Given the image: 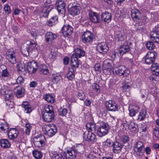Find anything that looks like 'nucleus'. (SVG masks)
<instances>
[{
	"instance_id": "nucleus-1",
	"label": "nucleus",
	"mask_w": 159,
	"mask_h": 159,
	"mask_svg": "<svg viewBox=\"0 0 159 159\" xmlns=\"http://www.w3.org/2000/svg\"><path fill=\"white\" fill-rule=\"evenodd\" d=\"M42 116L43 120L47 122H50L54 119L55 114L52 106L48 105L45 107Z\"/></svg>"
},
{
	"instance_id": "nucleus-2",
	"label": "nucleus",
	"mask_w": 159,
	"mask_h": 159,
	"mask_svg": "<svg viewBox=\"0 0 159 159\" xmlns=\"http://www.w3.org/2000/svg\"><path fill=\"white\" fill-rule=\"evenodd\" d=\"M45 134L49 137L54 135L57 132V130L56 126L54 124L47 125L45 126Z\"/></svg>"
},
{
	"instance_id": "nucleus-3",
	"label": "nucleus",
	"mask_w": 159,
	"mask_h": 159,
	"mask_svg": "<svg viewBox=\"0 0 159 159\" xmlns=\"http://www.w3.org/2000/svg\"><path fill=\"white\" fill-rule=\"evenodd\" d=\"M115 72L117 75L124 76H128L130 72L129 70L123 65L116 67Z\"/></svg>"
},
{
	"instance_id": "nucleus-4",
	"label": "nucleus",
	"mask_w": 159,
	"mask_h": 159,
	"mask_svg": "<svg viewBox=\"0 0 159 159\" xmlns=\"http://www.w3.org/2000/svg\"><path fill=\"white\" fill-rule=\"evenodd\" d=\"M110 127L108 124L106 123H103L98 129V135L101 137L107 134L108 132Z\"/></svg>"
},
{
	"instance_id": "nucleus-5",
	"label": "nucleus",
	"mask_w": 159,
	"mask_h": 159,
	"mask_svg": "<svg viewBox=\"0 0 159 159\" xmlns=\"http://www.w3.org/2000/svg\"><path fill=\"white\" fill-rule=\"evenodd\" d=\"M111 61L107 59L103 62L102 69L103 73L106 75H110L112 68Z\"/></svg>"
},
{
	"instance_id": "nucleus-6",
	"label": "nucleus",
	"mask_w": 159,
	"mask_h": 159,
	"mask_svg": "<svg viewBox=\"0 0 159 159\" xmlns=\"http://www.w3.org/2000/svg\"><path fill=\"white\" fill-rule=\"evenodd\" d=\"M33 140L34 145L38 148L42 146L46 141L45 137L41 134L34 137Z\"/></svg>"
},
{
	"instance_id": "nucleus-7",
	"label": "nucleus",
	"mask_w": 159,
	"mask_h": 159,
	"mask_svg": "<svg viewBox=\"0 0 159 159\" xmlns=\"http://www.w3.org/2000/svg\"><path fill=\"white\" fill-rule=\"evenodd\" d=\"M150 36L152 41L159 43V24L156 26L151 32Z\"/></svg>"
},
{
	"instance_id": "nucleus-8",
	"label": "nucleus",
	"mask_w": 159,
	"mask_h": 159,
	"mask_svg": "<svg viewBox=\"0 0 159 159\" xmlns=\"http://www.w3.org/2000/svg\"><path fill=\"white\" fill-rule=\"evenodd\" d=\"M156 56V52H148L143 58L146 63L152 65L154 63Z\"/></svg>"
},
{
	"instance_id": "nucleus-9",
	"label": "nucleus",
	"mask_w": 159,
	"mask_h": 159,
	"mask_svg": "<svg viewBox=\"0 0 159 159\" xmlns=\"http://www.w3.org/2000/svg\"><path fill=\"white\" fill-rule=\"evenodd\" d=\"M1 93L2 94L4 95V99L5 100H10L13 98V93L12 91L10 89L5 87H2L1 89Z\"/></svg>"
},
{
	"instance_id": "nucleus-10",
	"label": "nucleus",
	"mask_w": 159,
	"mask_h": 159,
	"mask_svg": "<svg viewBox=\"0 0 159 159\" xmlns=\"http://www.w3.org/2000/svg\"><path fill=\"white\" fill-rule=\"evenodd\" d=\"M93 34L91 32L85 31L82 35V42L85 43H91L93 41Z\"/></svg>"
},
{
	"instance_id": "nucleus-11",
	"label": "nucleus",
	"mask_w": 159,
	"mask_h": 159,
	"mask_svg": "<svg viewBox=\"0 0 159 159\" xmlns=\"http://www.w3.org/2000/svg\"><path fill=\"white\" fill-rule=\"evenodd\" d=\"M56 5L58 12L64 15L66 12V5L64 1L62 0H57Z\"/></svg>"
},
{
	"instance_id": "nucleus-12",
	"label": "nucleus",
	"mask_w": 159,
	"mask_h": 159,
	"mask_svg": "<svg viewBox=\"0 0 159 159\" xmlns=\"http://www.w3.org/2000/svg\"><path fill=\"white\" fill-rule=\"evenodd\" d=\"M96 50L99 53L106 54L109 50V48L107 43L104 42L100 43L96 46Z\"/></svg>"
},
{
	"instance_id": "nucleus-13",
	"label": "nucleus",
	"mask_w": 159,
	"mask_h": 159,
	"mask_svg": "<svg viewBox=\"0 0 159 159\" xmlns=\"http://www.w3.org/2000/svg\"><path fill=\"white\" fill-rule=\"evenodd\" d=\"M27 67L28 71L31 74L35 73L38 68L37 62L34 61L29 62Z\"/></svg>"
},
{
	"instance_id": "nucleus-14",
	"label": "nucleus",
	"mask_w": 159,
	"mask_h": 159,
	"mask_svg": "<svg viewBox=\"0 0 159 159\" xmlns=\"http://www.w3.org/2000/svg\"><path fill=\"white\" fill-rule=\"evenodd\" d=\"M83 137L86 141L91 142H95L97 140L95 135L92 132L87 131L84 133Z\"/></svg>"
},
{
	"instance_id": "nucleus-15",
	"label": "nucleus",
	"mask_w": 159,
	"mask_h": 159,
	"mask_svg": "<svg viewBox=\"0 0 159 159\" xmlns=\"http://www.w3.org/2000/svg\"><path fill=\"white\" fill-rule=\"evenodd\" d=\"M81 7L80 4H73V6L69 9V11L70 14L75 16L80 13Z\"/></svg>"
},
{
	"instance_id": "nucleus-16",
	"label": "nucleus",
	"mask_w": 159,
	"mask_h": 159,
	"mask_svg": "<svg viewBox=\"0 0 159 159\" xmlns=\"http://www.w3.org/2000/svg\"><path fill=\"white\" fill-rule=\"evenodd\" d=\"M107 109L108 111H116L118 110V106L115 102L109 100L105 103Z\"/></svg>"
},
{
	"instance_id": "nucleus-17",
	"label": "nucleus",
	"mask_w": 159,
	"mask_h": 159,
	"mask_svg": "<svg viewBox=\"0 0 159 159\" xmlns=\"http://www.w3.org/2000/svg\"><path fill=\"white\" fill-rule=\"evenodd\" d=\"M90 20L93 23H97L100 22V16L97 13L90 11L89 14Z\"/></svg>"
},
{
	"instance_id": "nucleus-18",
	"label": "nucleus",
	"mask_w": 159,
	"mask_h": 159,
	"mask_svg": "<svg viewBox=\"0 0 159 159\" xmlns=\"http://www.w3.org/2000/svg\"><path fill=\"white\" fill-rule=\"evenodd\" d=\"M26 43L28 45L27 48H28V49H29V51L30 52V54L37 52L38 45L36 43L28 41Z\"/></svg>"
},
{
	"instance_id": "nucleus-19",
	"label": "nucleus",
	"mask_w": 159,
	"mask_h": 159,
	"mask_svg": "<svg viewBox=\"0 0 159 159\" xmlns=\"http://www.w3.org/2000/svg\"><path fill=\"white\" fill-rule=\"evenodd\" d=\"M144 146L143 143L141 141L137 142L135 144L134 150L137 153V154L139 156L142 155L143 153V150Z\"/></svg>"
},
{
	"instance_id": "nucleus-20",
	"label": "nucleus",
	"mask_w": 159,
	"mask_h": 159,
	"mask_svg": "<svg viewBox=\"0 0 159 159\" xmlns=\"http://www.w3.org/2000/svg\"><path fill=\"white\" fill-rule=\"evenodd\" d=\"M61 30L64 35L67 36L72 34L73 29L69 25H65L62 28Z\"/></svg>"
},
{
	"instance_id": "nucleus-21",
	"label": "nucleus",
	"mask_w": 159,
	"mask_h": 159,
	"mask_svg": "<svg viewBox=\"0 0 159 159\" xmlns=\"http://www.w3.org/2000/svg\"><path fill=\"white\" fill-rule=\"evenodd\" d=\"M131 15L133 20L136 21L139 20L141 17L140 11L137 9H132L131 10Z\"/></svg>"
},
{
	"instance_id": "nucleus-22",
	"label": "nucleus",
	"mask_w": 159,
	"mask_h": 159,
	"mask_svg": "<svg viewBox=\"0 0 159 159\" xmlns=\"http://www.w3.org/2000/svg\"><path fill=\"white\" fill-rule=\"evenodd\" d=\"M77 152L75 149L67 150V152L64 155L66 159H75L77 155Z\"/></svg>"
},
{
	"instance_id": "nucleus-23",
	"label": "nucleus",
	"mask_w": 159,
	"mask_h": 159,
	"mask_svg": "<svg viewBox=\"0 0 159 159\" xmlns=\"http://www.w3.org/2000/svg\"><path fill=\"white\" fill-rule=\"evenodd\" d=\"M102 20L105 22L108 23L111 20L112 16L111 13L107 11L103 12L101 15Z\"/></svg>"
},
{
	"instance_id": "nucleus-24",
	"label": "nucleus",
	"mask_w": 159,
	"mask_h": 159,
	"mask_svg": "<svg viewBox=\"0 0 159 159\" xmlns=\"http://www.w3.org/2000/svg\"><path fill=\"white\" fill-rule=\"evenodd\" d=\"M8 61L12 64L16 62L15 52L14 51L9 52L6 56Z\"/></svg>"
},
{
	"instance_id": "nucleus-25",
	"label": "nucleus",
	"mask_w": 159,
	"mask_h": 159,
	"mask_svg": "<svg viewBox=\"0 0 159 159\" xmlns=\"http://www.w3.org/2000/svg\"><path fill=\"white\" fill-rule=\"evenodd\" d=\"M130 50V48L128 45H123L120 46L119 48V53L120 55L128 52Z\"/></svg>"
},
{
	"instance_id": "nucleus-26",
	"label": "nucleus",
	"mask_w": 159,
	"mask_h": 159,
	"mask_svg": "<svg viewBox=\"0 0 159 159\" xmlns=\"http://www.w3.org/2000/svg\"><path fill=\"white\" fill-rule=\"evenodd\" d=\"M71 64L74 69H76L78 67L79 65V62L78 58L75 57V56L72 55L71 57Z\"/></svg>"
},
{
	"instance_id": "nucleus-27",
	"label": "nucleus",
	"mask_w": 159,
	"mask_h": 159,
	"mask_svg": "<svg viewBox=\"0 0 159 159\" xmlns=\"http://www.w3.org/2000/svg\"><path fill=\"white\" fill-rule=\"evenodd\" d=\"M57 36L55 34L52 32H48L46 34V39L47 42L49 44L51 43L52 41L56 39Z\"/></svg>"
},
{
	"instance_id": "nucleus-28",
	"label": "nucleus",
	"mask_w": 159,
	"mask_h": 159,
	"mask_svg": "<svg viewBox=\"0 0 159 159\" xmlns=\"http://www.w3.org/2000/svg\"><path fill=\"white\" fill-rule=\"evenodd\" d=\"M153 75L159 76V65L156 63L152 64L150 67Z\"/></svg>"
},
{
	"instance_id": "nucleus-29",
	"label": "nucleus",
	"mask_w": 159,
	"mask_h": 159,
	"mask_svg": "<svg viewBox=\"0 0 159 159\" xmlns=\"http://www.w3.org/2000/svg\"><path fill=\"white\" fill-rule=\"evenodd\" d=\"M113 151L114 152L118 153L119 151H120L122 148V146L121 144L119 142H114L112 145Z\"/></svg>"
},
{
	"instance_id": "nucleus-30",
	"label": "nucleus",
	"mask_w": 159,
	"mask_h": 159,
	"mask_svg": "<svg viewBox=\"0 0 159 159\" xmlns=\"http://www.w3.org/2000/svg\"><path fill=\"white\" fill-rule=\"evenodd\" d=\"M18 133V131L13 128L8 132V136L10 139L13 140L17 137Z\"/></svg>"
},
{
	"instance_id": "nucleus-31",
	"label": "nucleus",
	"mask_w": 159,
	"mask_h": 159,
	"mask_svg": "<svg viewBox=\"0 0 159 159\" xmlns=\"http://www.w3.org/2000/svg\"><path fill=\"white\" fill-rule=\"evenodd\" d=\"M25 89L20 86H18L15 89V93L17 97L20 98L24 96Z\"/></svg>"
},
{
	"instance_id": "nucleus-32",
	"label": "nucleus",
	"mask_w": 159,
	"mask_h": 159,
	"mask_svg": "<svg viewBox=\"0 0 159 159\" xmlns=\"http://www.w3.org/2000/svg\"><path fill=\"white\" fill-rule=\"evenodd\" d=\"M39 70L41 74L47 75L49 73V70L48 67L44 64L41 65L39 67Z\"/></svg>"
},
{
	"instance_id": "nucleus-33",
	"label": "nucleus",
	"mask_w": 159,
	"mask_h": 159,
	"mask_svg": "<svg viewBox=\"0 0 159 159\" xmlns=\"http://www.w3.org/2000/svg\"><path fill=\"white\" fill-rule=\"evenodd\" d=\"M22 107L24 109L25 112L26 113H29L32 111L31 106L27 102H23L22 104Z\"/></svg>"
},
{
	"instance_id": "nucleus-34",
	"label": "nucleus",
	"mask_w": 159,
	"mask_h": 159,
	"mask_svg": "<svg viewBox=\"0 0 159 159\" xmlns=\"http://www.w3.org/2000/svg\"><path fill=\"white\" fill-rule=\"evenodd\" d=\"M75 53L73 54L72 55H75V57L78 58L84 56L85 54V52L83 50L79 48L75 49Z\"/></svg>"
},
{
	"instance_id": "nucleus-35",
	"label": "nucleus",
	"mask_w": 159,
	"mask_h": 159,
	"mask_svg": "<svg viewBox=\"0 0 159 159\" xmlns=\"http://www.w3.org/2000/svg\"><path fill=\"white\" fill-rule=\"evenodd\" d=\"M68 79L71 80L75 77V70L72 67L69 68L67 73Z\"/></svg>"
},
{
	"instance_id": "nucleus-36",
	"label": "nucleus",
	"mask_w": 159,
	"mask_h": 159,
	"mask_svg": "<svg viewBox=\"0 0 159 159\" xmlns=\"http://www.w3.org/2000/svg\"><path fill=\"white\" fill-rule=\"evenodd\" d=\"M86 127L88 131L91 132L96 131V124L93 122H89L86 124Z\"/></svg>"
},
{
	"instance_id": "nucleus-37",
	"label": "nucleus",
	"mask_w": 159,
	"mask_h": 159,
	"mask_svg": "<svg viewBox=\"0 0 159 159\" xmlns=\"http://www.w3.org/2000/svg\"><path fill=\"white\" fill-rule=\"evenodd\" d=\"M146 111L144 109H142L138 115L137 120L139 121H141L143 120L146 117Z\"/></svg>"
},
{
	"instance_id": "nucleus-38",
	"label": "nucleus",
	"mask_w": 159,
	"mask_h": 159,
	"mask_svg": "<svg viewBox=\"0 0 159 159\" xmlns=\"http://www.w3.org/2000/svg\"><path fill=\"white\" fill-rule=\"evenodd\" d=\"M0 143L1 146L4 148H7L11 146V144L7 139H2L0 140Z\"/></svg>"
},
{
	"instance_id": "nucleus-39",
	"label": "nucleus",
	"mask_w": 159,
	"mask_h": 159,
	"mask_svg": "<svg viewBox=\"0 0 159 159\" xmlns=\"http://www.w3.org/2000/svg\"><path fill=\"white\" fill-rule=\"evenodd\" d=\"M28 45L26 43L24 44L23 46L21 48V52L22 54L26 56H27L30 54V52L29 51V49L27 48Z\"/></svg>"
},
{
	"instance_id": "nucleus-40",
	"label": "nucleus",
	"mask_w": 159,
	"mask_h": 159,
	"mask_svg": "<svg viewBox=\"0 0 159 159\" xmlns=\"http://www.w3.org/2000/svg\"><path fill=\"white\" fill-rule=\"evenodd\" d=\"M75 149L77 154L79 153H83L84 151V147L83 145L79 144L76 146Z\"/></svg>"
},
{
	"instance_id": "nucleus-41",
	"label": "nucleus",
	"mask_w": 159,
	"mask_h": 159,
	"mask_svg": "<svg viewBox=\"0 0 159 159\" xmlns=\"http://www.w3.org/2000/svg\"><path fill=\"white\" fill-rule=\"evenodd\" d=\"M139 107L138 106L135 107L134 108H131L129 110V115L131 116H134L135 115V114L138 112Z\"/></svg>"
},
{
	"instance_id": "nucleus-42",
	"label": "nucleus",
	"mask_w": 159,
	"mask_h": 159,
	"mask_svg": "<svg viewBox=\"0 0 159 159\" xmlns=\"http://www.w3.org/2000/svg\"><path fill=\"white\" fill-rule=\"evenodd\" d=\"M17 69L18 72L21 73V72H24L25 70V66L24 64L20 63L17 65Z\"/></svg>"
},
{
	"instance_id": "nucleus-43",
	"label": "nucleus",
	"mask_w": 159,
	"mask_h": 159,
	"mask_svg": "<svg viewBox=\"0 0 159 159\" xmlns=\"http://www.w3.org/2000/svg\"><path fill=\"white\" fill-rule=\"evenodd\" d=\"M33 154L36 159H40L42 158V154L41 152L38 150H34L33 152Z\"/></svg>"
},
{
	"instance_id": "nucleus-44",
	"label": "nucleus",
	"mask_w": 159,
	"mask_h": 159,
	"mask_svg": "<svg viewBox=\"0 0 159 159\" xmlns=\"http://www.w3.org/2000/svg\"><path fill=\"white\" fill-rule=\"evenodd\" d=\"M44 99L48 102L53 103L54 102L55 99L53 96L50 94L45 95Z\"/></svg>"
},
{
	"instance_id": "nucleus-45",
	"label": "nucleus",
	"mask_w": 159,
	"mask_h": 159,
	"mask_svg": "<svg viewBox=\"0 0 159 159\" xmlns=\"http://www.w3.org/2000/svg\"><path fill=\"white\" fill-rule=\"evenodd\" d=\"M57 17L56 16L52 17L48 21V25L50 26H51L54 25L55 22L57 21Z\"/></svg>"
},
{
	"instance_id": "nucleus-46",
	"label": "nucleus",
	"mask_w": 159,
	"mask_h": 159,
	"mask_svg": "<svg viewBox=\"0 0 159 159\" xmlns=\"http://www.w3.org/2000/svg\"><path fill=\"white\" fill-rule=\"evenodd\" d=\"M146 45L147 48L149 50L154 49L155 47V45L151 41L147 42L146 44Z\"/></svg>"
},
{
	"instance_id": "nucleus-47",
	"label": "nucleus",
	"mask_w": 159,
	"mask_h": 159,
	"mask_svg": "<svg viewBox=\"0 0 159 159\" xmlns=\"http://www.w3.org/2000/svg\"><path fill=\"white\" fill-rule=\"evenodd\" d=\"M135 27L136 30L140 32L143 31L145 29L144 26L140 25V22L137 23L135 25Z\"/></svg>"
},
{
	"instance_id": "nucleus-48",
	"label": "nucleus",
	"mask_w": 159,
	"mask_h": 159,
	"mask_svg": "<svg viewBox=\"0 0 159 159\" xmlns=\"http://www.w3.org/2000/svg\"><path fill=\"white\" fill-rule=\"evenodd\" d=\"M61 76L58 74H57L53 78L52 82L54 83H58L61 80Z\"/></svg>"
},
{
	"instance_id": "nucleus-49",
	"label": "nucleus",
	"mask_w": 159,
	"mask_h": 159,
	"mask_svg": "<svg viewBox=\"0 0 159 159\" xmlns=\"http://www.w3.org/2000/svg\"><path fill=\"white\" fill-rule=\"evenodd\" d=\"M67 113V110L66 108L61 109L58 110V114L61 116H64Z\"/></svg>"
},
{
	"instance_id": "nucleus-50",
	"label": "nucleus",
	"mask_w": 159,
	"mask_h": 159,
	"mask_svg": "<svg viewBox=\"0 0 159 159\" xmlns=\"http://www.w3.org/2000/svg\"><path fill=\"white\" fill-rule=\"evenodd\" d=\"M122 87L123 90L125 92L129 90L131 88L129 84L126 83V82H124Z\"/></svg>"
},
{
	"instance_id": "nucleus-51",
	"label": "nucleus",
	"mask_w": 159,
	"mask_h": 159,
	"mask_svg": "<svg viewBox=\"0 0 159 159\" xmlns=\"http://www.w3.org/2000/svg\"><path fill=\"white\" fill-rule=\"evenodd\" d=\"M93 89L95 90L97 93H99L100 92L99 86L98 84L96 83H94L92 85Z\"/></svg>"
},
{
	"instance_id": "nucleus-52",
	"label": "nucleus",
	"mask_w": 159,
	"mask_h": 159,
	"mask_svg": "<svg viewBox=\"0 0 159 159\" xmlns=\"http://www.w3.org/2000/svg\"><path fill=\"white\" fill-rule=\"evenodd\" d=\"M128 125V128L132 131H135L136 130V125L134 123L130 122L129 124H127Z\"/></svg>"
},
{
	"instance_id": "nucleus-53",
	"label": "nucleus",
	"mask_w": 159,
	"mask_h": 159,
	"mask_svg": "<svg viewBox=\"0 0 159 159\" xmlns=\"http://www.w3.org/2000/svg\"><path fill=\"white\" fill-rule=\"evenodd\" d=\"M51 159H64L62 155L60 154H55L52 156Z\"/></svg>"
},
{
	"instance_id": "nucleus-54",
	"label": "nucleus",
	"mask_w": 159,
	"mask_h": 159,
	"mask_svg": "<svg viewBox=\"0 0 159 159\" xmlns=\"http://www.w3.org/2000/svg\"><path fill=\"white\" fill-rule=\"evenodd\" d=\"M154 133L155 136L157 137L159 136V128L156 126L153 129Z\"/></svg>"
},
{
	"instance_id": "nucleus-55",
	"label": "nucleus",
	"mask_w": 159,
	"mask_h": 159,
	"mask_svg": "<svg viewBox=\"0 0 159 159\" xmlns=\"http://www.w3.org/2000/svg\"><path fill=\"white\" fill-rule=\"evenodd\" d=\"M4 9L6 13L7 14H9L11 13L10 8L8 5L7 4L5 5Z\"/></svg>"
},
{
	"instance_id": "nucleus-56",
	"label": "nucleus",
	"mask_w": 159,
	"mask_h": 159,
	"mask_svg": "<svg viewBox=\"0 0 159 159\" xmlns=\"http://www.w3.org/2000/svg\"><path fill=\"white\" fill-rule=\"evenodd\" d=\"M104 143L106 146L108 147H111L112 146V143H113L110 139H107Z\"/></svg>"
},
{
	"instance_id": "nucleus-57",
	"label": "nucleus",
	"mask_w": 159,
	"mask_h": 159,
	"mask_svg": "<svg viewBox=\"0 0 159 159\" xmlns=\"http://www.w3.org/2000/svg\"><path fill=\"white\" fill-rule=\"evenodd\" d=\"M78 98L81 100H83L85 98V95L84 93L82 92H79L78 95Z\"/></svg>"
},
{
	"instance_id": "nucleus-58",
	"label": "nucleus",
	"mask_w": 159,
	"mask_h": 159,
	"mask_svg": "<svg viewBox=\"0 0 159 159\" xmlns=\"http://www.w3.org/2000/svg\"><path fill=\"white\" fill-rule=\"evenodd\" d=\"M24 80L22 77L21 76H19L17 79L16 82L18 84H21L24 82Z\"/></svg>"
},
{
	"instance_id": "nucleus-59",
	"label": "nucleus",
	"mask_w": 159,
	"mask_h": 159,
	"mask_svg": "<svg viewBox=\"0 0 159 159\" xmlns=\"http://www.w3.org/2000/svg\"><path fill=\"white\" fill-rule=\"evenodd\" d=\"M94 68L95 70L98 72L101 71V66L99 64H96L94 67Z\"/></svg>"
},
{
	"instance_id": "nucleus-60",
	"label": "nucleus",
	"mask_w": 159,
	"mask_h": 159,
	"mask_svg": "<svg viewBox=\"0 0 159 159\" xmlns=\"http://www.w3.org/2000/svg\"><path fill=\"white\" fill-rule=\"evenodd\" d=\"M2 76L7 77L8 76L9 73L7 72V70L6 69L2 70Z\"/></svg>"
},
{
	"instance_id": "nucleus-61",
	"label": "nucleus",
	"mask_w": 159,
	"mask_h": 159,
	"mask_svg": "<svg viewBox=\"0 0 159 159\" xmlns=\"http://www.w3.org/2000/svg\"><path fill=\"white\" fill-rule=\"evenodd\" d=\"M0 128L2 131H3L6 130V132H7L9 129V127L8 126H7L6 125H2L0 126Z\"/></svg>"
},
{
	"instance_id": "nucleus-62",
	"label": "nucleus",
	"mask_w": 159,
	"mask_h": 159,
	"mask_svg": "<svg viewBox=\"0 0 159 159\" xmlns=\"http://www.w3.org/2000/svg\"><path fill=\"white\" fill-rule=\"evenodd\" d=\"M98 157L92 154H89L87 157L86 159H97Z\"/></svg>"
},
{
	"instance_id": "nucleus-63",
	"label": "nucleus",
	"mask_w": 159,
	"mask_h": 159,
	"mask_svg": "<svg viewBox=\"0 0 159 159\" xmlns=\"http://www.w3.org/2000/svg\"><path fill=\"white\" fill-rule=\"evenodd\" d=\"M129 140V137L127 136H124L122 139V142L124 143L127 142Z\"/></svg>"
},
{
	"instance_id": "nucleus-64",
	"label": "nucleus",
	"mask_w": 159,
	"mask_h": 159,
	"mask_svg": "<svg viewBox=\"0 0 159 159\" xmlns=\"http://www.w3.org/2000/svg\"><path fill=\"white\" fill-rule=\"evenodd\" d=\"M37 83L35 81H33L31 82L30 84V87L34 88L37 86Z\"/></svg>"
}]
</instances>
